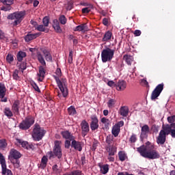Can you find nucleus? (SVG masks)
<instances>
[{
	"label": "nucleus",
	"mask_w": 175,
	"mask_h": 175,
	"mask_svg": "<svg viewBox=\"0 0 175 175\" xmlns=\"http://www.w3.org/2000/svg\"><path fill=\"white\" fill-rule=\"evenodd\" d=\"M137 151L144 158L148 159H159L161 154L155 150V146L150 142H147L145 145H142L137 148Z\"/></svg>",
	"instance_id": "obj_1"
},
{
	"label": "nucleus",
	"mask_w": 175,
	"mask_h": 175,
	"mask_svg": "<svg viewBox=\"0 0 175 175\" xmlns=\"http://www.w3.org/2000/svg\"><path fill=\"white\" fill-rule=\"evenodd\" d=\"M55 74L57 75H53V79H55L56 81V84L57 87L60 90L62 96L64 98H66L68 95H69V90H68V86L66 85L67 81L66 79H59L62 76V72L61 71V68H57L55 71Z\"/></svg>",
	"instance_id": "obj_2"
},
{
	"label": "nucleus",
	"mask_w": 175,
	"mask_h": 175,
	"mask_svg": "<svg viewBox=\"0 0 175 175\" xmlns=\"http://www.w3.org/2000/svg\"><path fill=\"white\" fill-rule=\"evenodd\" d=\"M62 142L56 140L55 141V145L53 148V151H49L46 153L49 157V159H54L57 158V159H61L62 158Z\"/></svg>",
	"instance_id": "obj_3"
},
{
	"label": "nucleus",
	"mask_w": 175,
	"mask_h": 175,
	"mask_svg": "<svg viewBox=\"0 0 175 175\" xmlns=\"http://www.w3.org/2000/svg\"><path fill=\"white\" fill-rule=\"evenodd\" d=\"M46 130L40 127V125L36 124L33 129L32 137L35 142H40L46 135Z\"/></svg>",
	"instance_id": "obj_4"
},
{
	"label": "nucleus",
	"mask_w": 175,
	"mask_h": 175,
	"mask_svg": "<svg viewBox=\"0 0 175 175\" xmlns=\"http://www.w3.org/2000/svg\"><path fill=\"white\" fill-rule=\"evenodd\" d=\"M24 17H25V12L21 11L9 14L7 18L8 20H14L12 25L13 27H17V25L21 24V21L24 20Z\"/></svg>",
	"instance_id": "obj_5"
},
{
	"label": "nucleus",
	"mask_w": 175,
	"mask_h": 175,
	"mask_svg": "<svg viewBox=\"0 0 175 175\" xmlns=\"http://www.w3.org/2000/svg\"><path fill=\"white\" fill-rule=\"evenodd\" d=\"M114 49H111L109 47H107L105 49H103L101 52V60L103 64L106 62H111V59L114 58Z\"/></svg>",
	"instance_id": "obj_6"
},
{
	"label": "nucleus",
	"mask_w": 175,
	"mask_h": 175,
	"mask_svg": "<svg viewBox=\"0 0 175 175\" xmlns=\"http://www.w3.org/2000/svg\"><path fill=\"white\" fill-rule=\"evenodd\" d=\"M33 124H35V118L32 116H29L19 124V128L22 131H27Z\"/></svg>",
	"instance_id": "obj_7"
},
{
	"label": "nucleus",
	"mask_w": 175,
	"mask_h": 175,
	"mask_svg": "<svg viewBox=\"0 0 175 175\" xmlns=\"http://www.w3.org/2000/svg\"><path fill=\"white\" fill-rule=\"evenodd\" d=\"M61 135L63 139H66L64 142L65 148L69 150V148H70V142L75 139V136H73V135L69 131H61Z\"/></svg>",
	"instance_id": "obj_8"
},
{
	"label": "nucleus",
	"mask_w": 175,
	"mask_h": 175,
	"mask_svg": "<svg viewBox=\"0 0 175 175\" xmlns=\"http://www.w3.org/2000/svg\"><path fill=\"white\" fill-rule=\"evenodd\" d=\"M166 126L165 125L162 126V130L160 131L158 137L156 138V142L157 144H160L161 146H163L166 142V136L169 135L167 134V131L165 130Z\"/></svg>",
	"instance_id": "obj_9"
},
{
	"label": "nucleus",
	"mask_w": 175,
	"mask_h": 175,
	"mask_svg": "<svg viewBox=\"0 0 175 175\" xmlns=\"http://www.w3.org/2000/svg\"><path fill=\"white\" fill-rule=\"evenodd\" d=\"M0 163L1 165L2 175H13L12 170L8 169L6 165V160L2 153L0 152Z\"/></svg>",
	"instance_id": "obj_10"
},
{
	"label": "nucleus",
	"mask_w": 175,
	"mask_h": 175,
	"mask_svg": "<svg viewBox=\"0 0 175 175\" xmlns=\"http://www.w3.org/2000/svg\"><path fill=\"white\" fill-rule=\"evenodd\" d=\"M163 83H160L156 86L154 90L152 92L151 94V99L152 100H155V99H158V97L159 95H161V93L162 91H163V87H164Z\"/></svg>",
	"instance_id": "obj_11"
},
{
	"label": "nucleus",
	"mask_w": 175,
	"mask_h": 175,
	"mask_svg": "<svg viewBox=\"0 0 175 175\" xmlns=\"http://www.w3.org/2000/svg\"><path fill=\"white\" fill-rule=\"evenodd\" d=\"M121 126H124V121L121 120L113 126L111 133L114 137H117L121 132Z\"/></svg>",
	"instance_id": "obj_12"
},
{
	"label": "nucleus",
	"mask_w": 175,
	"mask_h": 175,
	"mask_svg": "<svg viewBox=\"0 0 175 175\" xmlns=\"http://www.w3.org/2000/svg\"><path fill=\"white\" fill-rule=\"evenodd\" d=\"M81 135L83 137H85L87 135H88V132H90V124L88 122L85 120H82L81 122Z\"/></svg>",
	"instance_id": "obj_13"
},
{
	"label": "nucleus",
	"mask_w": 175,
	"mask_h": 175,
	"mask_svg": "<svg viewBox=\"0 0 175 175\" xmlns=\"http://www.w3.org/2000/svg\"><path fill=\"white\" fill-rule=\"evenodd\" d=\"M40 51L42 53L46 61L47 62H53V55L50 50L46 47L40 48Z\"/></svg>",
	"instance_id": "obj_14"
},
{
	"label": "nucleus",
	"mask_w": 175,
	"mask_h": 175,
	"mask_svg": "<svg viewBox=\"0 0 175 175\" xmlns=\"http://www.w3.org/2000/svg\"><path fill=\"white\" fill-rule=\"evenodd\" d=\"M90 129L92 131H96L99 128V120L96 115H92L91 117Z\"/></svg>",
	"instance_id": "obj_15"
},
{
	"label": "nucleus",
	"mask_w": 175,
	"mask_h": 175,
	"mask_svg": "<svg viewBox=\"0 0 175 175\" xmlns=\"http://www.w3.org/2000/svg\"><path fill=\"white\" fill-rule=\"evenodd\" d=\"M23 157V154L20 152H18L17 150L14 148H12L10 150V154L8 156V159L10 160L12 159H20Z\"/></svg>",
	"instance_id": "obj_16"
},
{
	"label": "nucleus",
	"mask_w": 175,
	"mask_h": 175,
	"mask_svg": "<svg viewBox=\"0 0 175 175\" xmlns=\"http://www.w3.org/2000/svg\"><path fill=\"white\" fill-rule=\"evenodd\" d=\"M165 131H167V134L171 135L173 139H175V123L172 124H165Z\"/></svg>",
	"instance_id": "obj_17"
},
{
	"label": "nucleus",
	"mask_w": 175,
	"mask_h": 175,
	"mask_svg": "<svg viewBox=\"0 0 175 175\" xmlns=\"http://www.w3.org/2000/svg\"><path fill=\"white\" fill-rule=\"evenodd\" d=\"M12 110L16 116H20V100H16L12 106Z\"/></svg>",
	"instance_id": "obj_18"
},
{
	"label": "nucleus",
	"mask_w": 175,
	"mask_h": 175,
	"mask_svg": "<svg viewBox=\"0 0 175 175\" xmlns=\"http://www.w3.org/2000/svg\"><path fill=\"white\" fill-rule=\"evenodd\" d=\"M42 35L41 33H28L24 38L25 41L27 43L29 42H31V40H33V39H36V38H38V36H40Z\"/></svg>",
	"instance_id": "obj_19"
},
{
	"label": "nucleus",
	"mask_w": 175,
	"mask_h": 175,
	"mask_svg": "<svg viewBox=\"0 0 175 175\" xmlns=\"http://www.w3.org/2000/svg\"><path fill=\"white\" fill-rule=\"evenodd\" d=\"M52 27L56 33H62V29L61 28V26L59 25V21H58L57 19H54L53 21Z\"/></svg>",
	"instance_id": "obj_20"
},
{
	"label": "nucleus",
	"mask_w": 175,
	"mask_h": 175,
	"mask_svg": "<svg viewBox=\"0 0 175 175\" xmlns=\"http://www.w3.org/2000/svg\"><path fill=\"white\" fill-rule=\"evenodd\" d=\"M150 132V126L148 125L145 124L141 129V135L140 137L142 139H144V137H147L148 136V133Z\"/></svg>",
	"instance_id": "obj_21"
},
{
	"label": "nucleus",
	"mask_w": 175,
	"mask_h": 175,
	"mask_svg": "<svg viewBox=\"0 0 175 175\" xmlns=\"http://www.w3.org/2000/svg\"><path fill=\"white\" fill-rule=\"evenodd\" d=\"M126 88V81L124 80H119L116 83V89L117 91H124Z\"/></svg>",
	"instance_id": "obj_22"
},
{
	"label": "nucleus",
	"mask_w": 175,
	"mask_h": 175,
	"mask_svg": "<svg viewBox=\"0 0 175 175\" xmlns=\"http://www.w3.org/2000/svg\"><path fill=\"white\" fill-rule=\"evenodd\" d=\"M71 142H72L70 144V146L72 148H75V150H77V151H81L83 150L80 142H77L75 139H73Z\"/></svg>",
	"instance_id": "obj_23"
},
{
	"label": "nucleus",
	"mask_w": 175,
	"mask_h": 175,
	"mask_svg": "<svg viewBox=\"0 0 175 175\" xmlns=\"http://www.w3.org/2000/svg\"><path fill=\"white\" fill-rule=\"evenodd\" d=\"M46 75V70H44V67L43 66H40L39 67V72L38 74V76L40 77L38 79V81H43L44 79V75Z\"/></svg>",
	"instance_id": "obj_24"
},
{
	"label": "nucleus",
	"mask_w": 175,
	"mask_h": 175,
	"mask_svg": "<svg viewBox=\"0 0 175 175\" xmlns=\"http://www.w3.org/2000/svg\"><path fill=\"white\" fill-rule=\"evenodd\" d=\"M106 150L109 157H113L116 155V152H117V148H116V146H106Z\"/></svg>",
	"instance_id": "obj_25"
},
{
	"label": "nucleus",
	"mask_w": 175,
	"mask_h": 175,
	"mask_svg": "<svg viewBox=\"0 0 175 175\" xmlns=\"http://www.w3.org/2000/svg\"><path fill=\"white\" fill-rule=\"evenodd\" d=\"M119 113L122 117H127L129 113V108L126 106L121 107Z\"/></svg>",
	"instance_id": "obj_26"
},
{
	"label": "nucleus",
	"mask_w": 175,
	"mask_h": 175,
	"mask_svg": "<svg viewBox=\"0 0 175 175\" xmlns=\"http://www.w3.org/2000/svg\"><path fill=\"white\" fill-rule=\"evenodd\" d=\"M101 122L104 124L105 129H106L107 131H109V129H110V125H111V122H110V120L106 118H103L101 119Z\"/></svg>",
	"instance_id": "obj_27"
},
{
	"label": "nucleus",
	"mask_w": 175,
	"mask_h": 175,
	"mask_svg": "<svg viewBox=\"0 0 175 175\" xmlns=\"http://www.w3.org/2000/svg\"><path fill=\"white\" fill-rule=\"evenodd\" d=\"M107 147L114 146V136L109 135L106 137Z\"/></svg>",
	"instance_id": "obj_28"
},
{
	"label": "nucleus",
	"mask_w": 175,
	"mask_h": 175,
	"mask_svg": "<svg viewBox=\"0 0 175 175\" xmlns=\"http://www.w3.org/2000/svg\"><path fill=\"white\" fill-rule=\"evenodd\" d=\"M98 167H100L102 174H107L109 173V164L101 165L98 163Z\"/></svg>",
	"instance_id": "obj_29"
},
{
	"label": "nucleus",
	"mask_w": 175,
	"mask_h": 175,
	"mask_svg": "<svg viewBox=\"0 0 175 175\" xmlns=\"http://www.w3.org/2000/svg\"><path fill=\"white\" fill-rule=\"evenodd\" d=\"M6 95V86L4 83H0V99H3Z\"/></svg>",
	"instance_id": "obj_30"
},
{
	"label": "nucleus",
	"mask_w": 175,
	"mask_h": 175,
	"mask_svg": "<svg viewBox=\"0 0 175 175\" xmlns=\"http://www.w3.org/2000/svg\"><path fill=\"white\" fill-rule=\"evenodd\" d=\"M112 36H113V33H111V31H107L104 34L103 38L102 39V42H109V40H111Z\"/></svg>",
	"instance_id": "obj_31"
},
{
	"label": "nucleus",
	"mask_w": 175,
	"mask_h": 175,
	"mask_svg": "<svg viewBox=\"0 0 175 175\" xmlns=\"http://www.w3.org/2000/svg\"><path fill=\"white\" fill-rule=\"evenodd\" d=\"M67 3L64 4L66 10H72L75 8V1L73 0H66Z\"/></svg>",
	"instance_id": "obj_32"
},
{
	"label": "nucleus",
	"mask_w": 175,
	"mask_h": 175,
	"mask_svg": "<svg viewBox=\"0 0 175 175\" xmlns=\"http://www.w3.org/2000/svg\"><path fill=\"white\" fill-rule=\"evenodd\" d=\"M87 29H88V27H87V23H83L77 26L74 31L81 32L83 31H87Z\"/></svg>",
	"instance_id": "obj_33"
},
{
	"label": "nucleus",
	"mask_w": 175,
	"mask_h": 175,
	"mask_svg": "<svg viewBox=\"0 0 175 175\" xmlns=\"http://www.w3.org/2000/svg\"><path fill=\"white\" fill-rule=\"evenodd\" d=\"M37 59L42 66H46V61L44 60V57H43V55H42L40 52L37 53Z\"/></svg>",
	"instance_id": "obj_34"
},
{
	"label": "nucleus",
	"mask_w": 175,
	"mask_h": 175,
	"mask_svg": "<svg viewBox=\"0 0 175 175\" xmlns=\"http://www.w3.org/2000/svg\"><path fill=\"white\" fill-rule=\"evenodd\" d=\"M25 57H27V53L23 51H20L16 55V58L18 62H21V61H23V59L25 58Z\"/></svg>",
	"instance_id": "obj_35"
},
{
	"label": "nucleus",
	"mask_w": 175,
	"mask_h": 175,
	"mask_svg": "<svg viewBox=\"0 0 175 175\" xmlns=\"http://www.w3.org/2000/svg\"><path fill=\"white\" fill-rule=\"evenodd\" d=\"M47 162H49V159L47 158V156H43L41 159L40 164L42 169H46V166H47Z\"/></svg>",
	"instance_id": "obj_36"
},
{
	"label": "nucleus",
	"mask_w": 175,
	"mask_h": 175,
	"mask_svg": "<svg viewBox=\"0 0 175 175\" xmlns=\"http://www.w3.org/2000/svg\"><path fill=\"white\" fill-rule=\"evenodd\" d=\"M37 31H39L40 32H45V33H49V29L46 27H44V25H39L36 28Z\"/></svg>",
	"instance_id": "obj_37"
},
{
	"label": "nucleus",
	"mask_w": 175,
	"mask_h": 175,
	"mask_svg": "<svg viewBox=\"0 0 175 175\" xmlns=\"http://www.w3.org/2000/svg\"><path fill=\"white\" fill-rule=\"evenodd\" d=\"M124 59L126 62L127 65H132V62H133V57L128 55H125L123 57Z\"/></svg>",
	"instance_id": "obj_38"
},
{
	"label": "nucleus",
	"mask_w": 175,
	"mask_h": 175,
	"mask_svg": "<svg viewBox=\"0 0 175 175\" xmlns=\"http://www.w3.org/2000/svg\"><path fill=\"white\" fill-rule=\"evenodd\" d=\"M3 113L5 116H6V117H8V118L13 117V111H12V110L9 107H5L4 109Z\"/></svg>",
	"instance_id": "obj_39"
},
{
	"label": "nucleus",
	"mask_w": 175,
	"mask_h": 175,
	"mask_svg": "<svg viewBox=\"0 0 175 175\" xmlns=\"http://www.w3.org/2000/svg\"><path fill=\"white\" fill-rule=\"evenodd\" d=\"M118 157L119 160L121 161V162H124V161H125V159L128 158V157L126 156V153H125V152L124 151H120L118 152Z\"/></svg>",
	"instance_id": "obj_40"
},
{
	"label": "nucleus",
	"mask_w": 175,
	"mask_h": 175,
	"mask_svg": "<svg viewBox=\"0 0 175 175\" xmlns=\"http://www.w3.org/2000/svg\"><path fill=\"white\" fill-rule=\"evenodd\" d=\"M68 113L69 116H75V114H77V111H76L75 106L71 105L68 108Z\"/></svg>",
	"instance_id": "obj_41"
},
{
	"label": "nucleus",
	"mask_w": 175,
	"mask_h": 175,
	"mask_svg": "<svg viewBox=\"0 0 175 175\" xmlns=\"http://www.w3.org/2000/svg\"><path fill=\"white\" fill-rule=\"evenodd\" d=\"M52 170L53 173H55V174H59V173H61V172H62V170H61V168H59V167H58V165L55 164L53 167H52Z\"/></svg>",
	"instance_id": "obj_42"
},
{
	"label": "nucleus",
	"mask_w": 175,
	"mask_h": 175,
	"mask_svg": "<svg viewBox=\"0 0 175 175\" xmlns=\"http://www.w3.org/2000/svg\"><path fill=\"white\" fill-rule=\"evenodd\" d=\"M94 6L91 4L89 5V7L84 8L81 10L83 14H87L91 12V9H93Z\"/></svg>",
	"instance_id": "obj_43"
},
{
	"label": "nucleus",
	"mask_w": 175,
	"mask_h": 175,
	"mask_svg": "<svg viewBox=\"0 0 175 175\" xmlns=\"http://www.w3.org/2000/svg\"><path fill=\"white\" fill-rule=\"evenodd\" d=\"M11 162L13 163L16 169H18V167H20V160H18V159H11Z\"/></svg>",
	"instance_id": "obj_44"
},
{
	"label": "nucleus",
	"mask_w": 175,
	"mask_h": 175,
	"mask_svg": "<svg viewBox=\"0 0 175 175\" xmlns=\"http://www.w3.org/2000/svg\"><path fill=\"white\" fill-rule=\"evenodd\" d=\"M17 143L21 144L23 148H26L28 146V142L23 141L20 139H16Z\"/></svg>",
	"instance_id": "obj_45"
},
{
	"label": "nucleus",
	"mask_w": 175,
	"mask_h": 175,
	"mask_svg": "<svg viewBox=\"0 0 175 175\" xmlns=\"http://www.w3.org/2000/svg\"><path fill=\"white\" fill-rule=\"evenodd\" d=\"M8 147V143L6 142V139H0V148L1 150H4Z\"/></svg>",
	"instance_id": "obj_46"
},
{
	"label": "nucleus",
	"mask_w": 175,
	"mask_h": 175,
	"mask_svg": "<svg viewBox=\"0 0 175 175\" xmlns=\"http://www.w3.org/2000/svg\"><path fill=\"white\" fill-rule=\"evenodd\" d=\"M116 105V100L113 98H110L109 101L107 102V107L109 109H111L112 107H114V105Z\"/></svg>",
	"instance_id": "obj_47"
},
{
	"label": "nucleus",
	"mask_w": 175,
	"mask_h": 175,
	"mask_svg": "<svg viewBox=\"0 0 175 175\" xmlns=\"http://www.w3.org/2000/svg\"><path fill=\"white\" fill-rule=\"evenodd\" d=\"M59 21L60 23V24H62V25H65V24H66V17L64 15H61L59 17Z\"/></svg>",
	"instance_id": "obj_48"
},
{
	"label": "nucleus",
	"mask_w": 175,
	"mask_h": 175,
	"mask_svg": "<svg viewBox=\"0 0 175 175\" xmlns=\"http://www.w3.org/2000/svg\"><path fill=\"white\" fill-rule=\"evenodd\" d=\"M19 69L21 70L22 73L27 69V62H23L19 66H18Z\"/></svg>",
	"instance_id": "obj_49"
},
{
	"label": "nucleus",
	"mask_w": 175,
	"mask_h": 175,
	"mask_svg": "<svg viewBox=\"0 0 175 175\" xmlns=\"http://www.w3.org/2000/svg\"><path fill=\"white\" fill-rule=\"evenodd\" d=\"M63 175H81V171H80V170H74L71 172H66Z\"/></svg>",
	"instance_id": "obj_50"
},
{
	"label": "nucleus",
	"mask_w": 175,
	"mask_h": 175,
	"mask_svg": "<svg viewBox=\"0 0 175 175\" xmlns=\"http://www.w3.org/2000/svg\"><path fill=\"white\" fill-rule=\"evenodd\" d=\"M19 71L18 70L16 69L13 72L12 77L14 80H20V77L18 76Z\"/></svg>",
	"instance_id": "obj_51"
},
{
	"label": "nucleus",
	"mask_w": 175,
	"mask_h": 175,
	"mask_svg": "<svg viewBox=\"0 0 175 175\" xmlns=\"http://www.w3.org/2000/svg\"><path fill=\"white\" fill-rule=\"evenodd\" d=\"M50 23V19L48 18V16H45L42 19V23L44 27H49V24Z\"/></svg>",
	"instance_id": "obj_52"
},
{
	"label": "nucleus",
	"mask_w": 175,
	"mask_h": 175,
	"mask_svg": "<svg viewBox=\"0 0 175 175\" xmlns=\"http://www.w3.org/2000/svg\"><path fill=\"white\" fill-rule=\"evenodd\" d=\"M130 143H135V142H137V137L136 134L132 133L131 136L129 138Z\"/></svg>",
	"instance_id": "obj_53"
},
{
	"label": "nucleus",
	"mask_w": 175,
	"mask_h": 175,
	"mask_svg": "<svg viewBox=\"0 0 175 175\" xmlns=\"http://www.w3.org/2000/svg\"><path fill=\"white\" fill-rule=\"evenodd\" d=\"M167 122H169V124H170V125L175 124V116H168L167 118Z\"/></svg>",
	"instance_id": "obj_54"
},
{
	"label": "nucleus",
	"mask_w": 175,
	"mask_h": 175,
	"mask_svg": "<svg viewBox=\"0 0 175 175\" xmlns=\"http://www.w3.org/2000/svg\"><path fill=\"white\" fill-rule=\"evenodd\" d=\"M68 62V64H72L73 62V51H70L69 52Z\"/></svg>",
	"instance_id": "obj_55"
},
{
	"label": "nucleus",
	"mask_w": 175,
	"mask_h": 175,
	"mask_svg": "<svg viewBox=\"0 0 175 175\" xmlns=\"http://www.w3.org/2000/svg\"><path fill=\"white\" fill-rule=\"evenodd\" d=\"M6 60L9 64H12V62L14 61V58L13 57L12 54H8L6 57Z\"/></svg>",
	"instance_id": "obj_56"
},
{
	"label": "nucleus",
	"mask_w": 175,
	"mask_h": 175,
	"mask_svg": "<svg viewBox=\"0 0 175 175\" xmlns=\"http://www.w3.org/2000/svg\"><path fill=\"white\" fill-rule=\"evenodd\" d=\"M151 131H152L154 133H158V131H159V126H157L156 124H153L151 126Z\"/></svg>",
	"instance_id": "obj_57"
},
{
	"label": "nucleus",
	"mask_w": 175,
	"mask_h": 175,
	"mask_svg": "<svg viewBox=\"0 0 175 175\" xmlns=\"http://www.w3.org/2000/svg\"><path fill=\"white\" fill-rule=\"evenodd\" d=\"M1 10H3V12H10V10H12V6L10 5H4L1 8Z\"/></svg>",
	"instance_id": "obj_58"
},
{
	"label": "nucleus",
	"mask_w": 175,
	"mask_h": 175,
	"mask_svg": "<svg viewBox=\"0 0 175 175\" xmlns=\"http://www.w3.org/2000/svg\"><path fill=\"white\" fill-rule=\"evenodd\" d=\"M31 85L35 91H37V92H40V89L39 88V86H38V84H36V83L32 82Z\"/></svg>",
	"instance_id": "obj_59"
},
{
	"label": "nucleus",
	"mask_w": 175,
	"mask_h": 175,
	"mask_svg": "<svg viewBox=\"0 0 175 175\" xmlns=\"http://www.w3.org/2000/svg\"><path fill=\"white\" fill-rule=\"evenodd\" d=\"M107 85L111 88H115L116 87V83H115L113 81H109L107 82Z\"/></svg>",
	"instance_id": "obj_60"
},
{
	"label": "nucleus",
	"mask_w": 175,
	"mask_h": 175,
	"mask_svg": "<svg viewBox=\"0 0 175 175\" xmlns=\"http://www.w3.org/2000/svg\"><path fill=\"white\" fill-rule=\"evenodd\" d=\"M14 3V0H5L4 2V5H8V6H12Z\"/></svg>",
	"instance_id": "obj_61"
},
{
	"label": "nucleus",
	"mask_w": 175,
	"mask_h": 175,
	"mask_svg": "<svg viewBox=\"0 0 175 175\" xmlns=\"http://www.w3.org/2000/svg\"><path fill=\"white\" fill-rule=\"evenodd\" d=\"M103 25H105V27H107V25H109V18H104L103 19Z\"/></svg>",
	"instance_id": "obj_62"
},
{
	"label": "nucleus",
	"mask_w": 175,
	"mask_h": 175,
	"mask_svg": "<svg viewBox=\"0 0 175 175\" xmlns=\"http://www.w3.org/2000/svg\"><path fill=\"white\" fill-rule=\"evenodd\" d=\"M0 39L1 40H5L6 39V37L5 36V33L2 31V30L0 29Z\"/></svg>",
	"instance_id": "obj_63"
},
{
	"label": "nucleus",
	"mask_w": 175,
	"mask_h": 175,
	"mask_svg": "<svg viewBox=\"0 0 175 175\" xmlns=\"http://www.w3.org/2000/svg\"><path fill=\"white\" fill-rule=\"evenodd\" d=\"M135 36H140L142 35V31L137 29L134 31Z\"/></svg>",
	"instance_id": "obj_64"
}]
</instances>
